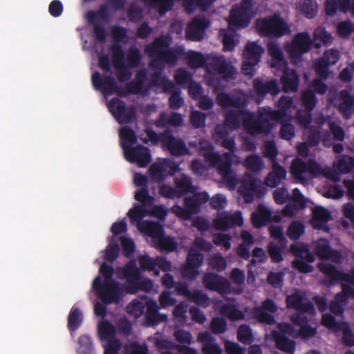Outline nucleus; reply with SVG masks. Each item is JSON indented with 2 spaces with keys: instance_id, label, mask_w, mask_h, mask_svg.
<instances>
[{
  "instance_id": "nucleus-1",
  "label": "nucleus",
  "mask_w": 354,
  "mask_h": 354,
  "mask_svg": "<svg viewBox=\"0 0 354 354\" xmlns=\"http://www.w3.org/2000/svg\"><path fill=\"white\" fill-rule=\"evenodd\" d=\"M171 42L168 37L161 35L147 45L145 52L153 60V63L175 66L178 60L185 54V48L183 46L170 47Z\"/></svg>"
},
{
  "instance_id": "nucleus-2",
  "label": "nucleus",
  "mask_w": 354,
  "mask_h": 354,
  "mask_svg": "<svg viewBox=\"0 0 354 354\" xmlns=\"http://www.w3.org/2000/svg\"><path fill=\"white\" fill-rule=\"evenodd\" d=\"M93 288L104 304H119L122 299V290L116 281H102L101 277L97 276L93 282Z\"/></svg>"
},
{
  "instance_id": "nucleus-3",
  "label": "nucleus",
  "mask_w": 354,
  "mask_h": 354,
  "mask_svg": "<svg viewBox=\"0 0 354 354\" xmlns=\"http://www.w3.org/2000/svg\"><path fill=\"white\" fill-rule=\"evenodd\" d=\"M240 113L243 115V125L250 134L268 133L272 130V123L263 109L259 111L257 119L254 113L248 110L242 109Z\"/></svg>"
},
{
  "instance_id": "nucleus-4",
  "label": "nucleus",
  "mask_w": 354,
  "mask_h": 354,
  "mask_svg": "<svg viewBox=\"0 0 354 354\" xmlns=\"http://www.w3.org/2000/svg\"><path fill=\"white\" fill-rule=\"evenodd\" d=\"M205 161L216 169L221 176L223 183L230 189H234L238 181L232 169L233 156H204Z\"/></svg>"
},
{
  "instance_id": "nucleus-5",
  "label": "nucleus",
  "mask_w": 354,
  "mask_h": 354,
  "mask_svg": "<svg viewBox=\"0 0 354 354\" xmlns=\"http://www.w3.org/2000/svg\"><path fill=\"white\" fill-rule=\"evenodd\" d=\"M264 48L256 41H248L243 53L242 73L252 77L255 73V66L259 64Z\"/></svg>"
},
{
  "instance_id": "nucleus-6",
  "label": "nucleus",
  "mask_w": 354,
  "mask_h": 354,
  "mask_svg": "<svg viewBox=\"0 0 354 354\" xmlns=\"http://www.w3.org/2000/svg\"><path fill=\"white\" fill-rule=\"evenodd\" d=\"M256 25L259 35L268 37H280L284 35L288 29L283 19L276 15L257 20Z\"/></svg>"
},
{
  "instance_id": "nucleus-7",
  "label": "nucleus",
  "mask_w": 354,
  "mask_h": 354,
  "mask_svg": "<svg viewBox=\"0 0 354 354\" xmlns=\"http://www.w3.org/2000/svg\"><path fill=\"white\" fill-rule=\"evenodd\" d=\"M119 136L123 155H150V150L148 147L141 145L133 146L138 139L136 134L131 127L128 126L121 127Z\"/></svg>"
},
{
  "instance_id": "nucleus-8",
  "label": "nucleus",
  "mask_w": 354,
  "mask_h": 354,
  "mask_svg": "<svg viewBox=\"0 0 354 354\" xmlns=\"http://www.w3.org/2000/svg\"><path fill=\"white\" fill-rule=\"evenodd\" d=\"M290 250L295 257L292 262L294 268L301 273H309L313 270V266L308 263L314 262L315 259L308 245L299 243H293L290 245Z\"/></svg>"
},
{
  "instance_id": "nucleus-9",
  "label": "nucleus",
  "mask_w": 354,
  "mask_h": 354,
  "mask_svg": "<svg viewBox=\"0 0 354 354\" xmlns=\"http://www.w3.org/2000/svg\"><path fill=\"white\" fill-rule=\"evenodd\" d=\"M313 44H314L313 41L307 32L295 35L291 44L286 47V50L292 62L301 61L303 55L310 50Z\"/></svg>"
},
{
  "instance_id": "nucleus-10",
  "label": "nucleus",
  "mask_w": 354,
  "mask_h": 354,
  "mask_svg": "<svg viewBox=\"0 0 354 354\" xmlns=\"http://www.w3.org/2000/svg\"><path fill=\"white\" fill-rule=\"evenodd\" d=\"M134 198L141 203V205L137 204L130 209L127 215L129 217L131 223L142 222L141 220L147 214L148 210L146 207H151L153 203V198L149 195L148 189L141 188L135 192Z\"/></svg>"
},
{
  "instance_id": "nucleus-11",
  "label": "nucleus",
  "mask_w": 354,
  "mask_h": 354,
  "mask_svg": "<svg viewBox=\"0 0 354 354\" xmlns=\"http://www.w3.org/2000/svg\"><path fill=\"white\" fill-rule=\"evenodd\" d=\"M239 192L245 203H251L254 201L255 197L263 198L266 193V189L259 179L251 174H246L239 187Z\"/></svg>"
},
{
  "instance_id": "nucleus-12",
  "label": "nucleus",
  "mask_w": 354,
  "mask_h": 354,
  "mask_svg": "<svg viewBox=\"0 0 354 354\" xmlns=\"http://www.w3.org/2000/svg\"><path fill=\"white\" fill-rule=\"evenodd\" d=\"M112 62L117 71V77L120 82L129 80L132 76L129 66H126L125 53L120 44H113L109 47Z\"/></svg>"
},
{
  "instance_id": "nucleus-13",
  "label": "nucleus",
  "mask_w": 354,
  "mask_h": 354,
  "mask_svg": "<svg viewBox=\"0 0 354 354\" xmlns=\"http://www.w3.org/2000/svg\"><path fill=\"white\" fill-rule=\"evenodd\" d=\"M204 261V255L196 248H190L185 264L182 267V277L189 281H194L199 274V268Z\"/></svg>"
},
{
  "instance_id": "nucleus-14",
  "label": "nucleus",
  "mask_w": 354,
  "mask_h": 354,
  "mask_svg": "<svg viewBox=\"0 0 354 354\" xmlns=\"http://www.w3.org/2000/svg\"><path fill=\"white\" fill-rule=\"evenodd\" d=\"M252 8V0H242L239 5L236 6L231 10L229 27L239 28L248 26Z\"/></svg>"
},
{
  "instance_id": "nucleus-15",
  "label": "nucleus",
  "mask_w": 354,
  "mask_h": 354,
  "mask_svg": "<svg viewBox=\"0 0 354 354\" xmlns=\"http://www.w3.org/2000/svg\"><path fill=\"white\" fill-rule=\"evenodd\" d=\"M108 108L120 124L130 123L136 118L135 108L126 107L125 103L118 97H114L109 101Z\"/></svg>"
},
{
  "instance_id": "nucleus-16",
  "label": "nucleus",
  "mask_w": 354,
  "mask_h": 354,
  "mask_svg": "<svg viewBox=\"0 0 354 354\" xmlns=\"http://www.w3.org/2000/svg\"><path fill=\"white\" fill-rule=\"evenodd\" d=\"M317 268L323 274L328 278L331 285L339 281H344L354 286V268L349 274L338 270L334 265L329 263H319Z\"/></svg>"
},
{
  "instance_id": "nucleus-17",
  "label": "nucleus",
  "mask_w": 354,
  "mask_h": 354,
  "mask_svg": "<svg viewBox=\"0 0 354 354\" xmlns=\"http://www.w3.org/2000/svg\"><path fill=\"white\" fill-rule=\"evenodd\" d=\"M162 137V148L171 155H191L184 140L175 136L171 131H164Z\"/></svg>"
},
{
  "instance_id": "nucleus-18",
  "label": "nucleus",
  "mask_w": 354,
  "mask_h": 354,
  "mask_svg": "<svg viewBox=\"0 0 354 354\" xmlns=\"http://www.w3.org/2000/svg\"><path fill=\"white\" fill-rule=\"evenodd\" d=\"M92 83L95 89L101 91L106 95L116 93L118 96L122 95L115 80L111 75H105L102 77L100 73L95 71L92 75Z\"/></svg>"
},
{
  "instance_id": "nucleus-19",
  "label": "nucleus",
  "mask_w": 354,
  "mask_h": 354,
  "mask_svg": "<svg viewBox=\"0 0 354 354\" xmlns=\"http://www.w3.org/2000/svg\"><path fill=\"white\" fill-rule=\"evenodd\" d=\"M313 252L320 259L331 260L333 262L339 263L343 257L342 253L331 248L329 241L326 239H319L315 242Z\"/></svg>"
},
{
  "instance_id": "nucleus-20",
  "label": "nucleus",
  "mask_w": 354,
  "mask_h": 354,
  "mask_svg": "<svg viewBox=\"0 0 354 354\" xmlns=\"http://www.w3.org/2000/svg\"><path fill=\"white\" fill-rule=\"evenodd\" d=\"M203 283L209 290L216 291L221 295L230 292V281L221 275L214 272H207L203 275Z\"/></svg>"
},
{
  "instance_id": "nucleus-21",
  "label": "nucleus",
  "mask_w": 354,
  "mask_h": 354,
  "mask_svg": "<svg viewBox=\"0 0 354 354\" xmlns=\"http://www.w3.org/2000/svg\"><path fill=\"white\" fill-rule=\"evenodd\" d=\"M243 218L241 212L233 214L227 212L218 213L216 218L213 220V225L216 230L226 231L234 226H241Z\"/></svg>"
},
{
  "instance_id": "nucleus-22",
  "label": "nucleus",
  "mask_w": 354,
  "mask_h": 354,
  "mask_svg": "<svg viewBox=\"0 0 354 354\" xmlns=\"http://www.w3.org/2000/svg\"><path fill=\"white\" fill-rule=\"evenodd\" d=\"M209 22L205 18L194 17L185 30V37L191 41H199L203 39L205 29Z\"/></svg>"
},
{
  "instance_id": "nucleus-23",
  "label": "nucleus",
  "mask_w": 354,
  "mask_h": 354,
  "mask_svg": "<svg viewBox=\"0 0 354 354\" xmlns=\"http://www.w3.org/2000/svg\"><path fill=\"white\" fill-rule=\"evenodd\" d=\"M253 89L257 96L264 98L267 94L276 95L280 93V88L277 80L263 81L260 77L253 80Z\"/></svg>"
},
{
  "instance_id": "nucleus-24",
  "label": "nucleus",
  "mask_w": 354,
  "mask_h": 354,
  "mask_svg": "<svg viewBox=\"0 0 354 354\" xmlns=\"http://www.w3.org/2000/svg\"><path fill=\"white\" fill-rule=\"evenodd\" d=\"M272 162V169L265 178V183L270 187H277L286 177V170L277 162V156H268Z\"/></svg>"
},
{
  "instance_id": "nucleus-25",
  "label": "nucleus",
  "mask_w": 354,
  "mask_h": 354,
  "mask_svg": "<svg viewBox=\"0 0 354 354\" xmlns=\"http://www.w3.org/2000/svg\"><path fill=\"white\" fill-rule=\"evenodd\" d=\"M154 68L158 70L150 75V88L151 86L162 88L165 93L173 91L175 88L174 82L169 80L167 76L162 75L163 66H160V64H157Z\"/></svg>"
},
{
  "instance_id": "nucleus-26",
  "label": "nucleus",
  "mask_w": 354,
  "mask_h": 354,
  "mask_svg": "<svg viewBox=\"0 0 354 354\" xmlns=\"http://www.w3.org/2000/svg\"><path fill=\"white\" fill-rule=\"evenodd\" d=\"M283 70V74L281 77V82L283 86L284 92H296L299 87V77L295 69H290L288 64L284 68H281Z\"/></svg>"
},
{
  "instance_id": "nucleus-27",
  "label": "nucleus",
  "mask_w": 354,
  "mask_h": 354,
  "mask_svg": "<svg viewBox=\"0 0 354 354\" xmlns=\"http://www.w3.org/2000/svg\"><path fill=\"white\" fill-rule=\"evenodd\" d=\"M305 295L300 290H297L294 293L288 295L286 299L288 308L296 310L313 311L314 304L311 301L304 302Z\"/></svg>"
},
{
  "instance_id": "nucleus-28",
  "label": "nucleus",
  "mask_w": 354,
  "mask_h": 354,
  "mask_svg": "<svg viewBox=\"0 0 354 354\" xmlns=\"http://www.w3.org/2000/svg\"><path fill=\"white\" fill-rule=\"evenodd\" d=\"M213 68L226 81L235 79V68L223 56L214 58Z\"/></svg>"
},
{
  "instance_id": "nucleus-29",
  "label": "nucleus",
  "mask_w": 354,
  "mask_h": 354,
  "mask_svg": "<svg viewBox=\"0 0 354 354\" xmlns=\"http://www.w3.org/2000/svg\"><path fill=\"white\" fill-rule=\"evenodd\" d=\"M123 278L126 280L127 292L133 285L141 278V272L140 268H138L136 261L131 259L122 268L121 270Z\"/></svg>"
},
{
  "instance_id": "nucleus-30",
  "label": "nucleus",
  "mask_w": 354,
  "mask_h": 354,
  "mask_svg": "<svg viewBox=\"0 0 354 354\" xmlns=\"http://www.w3.org/2000/svg\"><path fill=\"white\" fill-rule=\"evenodd\" d=\"M145 322L147 326H156L167 320L166 315L158 313V306L155 301H149L147 303V309L145 314Z\"/></svg>"
},
{
  "instance_id": "nucleus-31",
  "label": "nucleus",
  "mask_w": 354,
  "mask_h": 354,
  "mask_svg": "<svg viewBox=\"0 0 354 354\" xmlns=\"http://www.w3.org/2000/svg\"><path fill=\"white\" fill-rule=\"evenodd\" d=\"M272 220V212L265 205L260 204L251 215V221L256 228H261Z\"/></svg>"
},
{
  "instance_id": "nucleus-32",
  "label": "nucleus",
  "mask_w": 354,
  "mask_h": 354,
  "mask_svg": "<svg viewBox=\"0 0 354 354\" xmlns=\"http://www.w3.org/2000/svg\"><path fill=\"white\" fill-rule=\"evenodd\" d=\"M272 335L276 347L279 350L288 354H293L295 353L296 343L294 340L289 339L286 335L278 330H273Z\"/></svg>"
},
{
  "instance_id": "nucleus-33",
  "label": "nucleus",
  "mask_w": 354,
  "mask_h": 354,
  "mask_svg": "<svg viewBox=\"0 0 354 354\" xmlns=\"http://www.w3.org/2000/svg\"><path fill=\"white\" fill-rule=\"evenodd\" d=\"M268 53L271 57L270 67L281 68L286 66L287 62L284 59L283 53L279 45L274 42H270L267 46Z\"/></svg>"
},
{
  "instance_id": "nucleus-34",
  "label": "nucleus",
  "mask_w": 354,
  "mask_h": 354,
  "mask_svg": "<svg viewBox=\"0 0 354 354\" xmlns=\"http://www.w3.org/2000/svg\"><path fill=\"white\" fill-rule=\"evenodd\" d=\"M97 333L101 341L112 342L118 340L116 338V329L109 320H100L97 324Z\"/></svg>"
},
{
  "instance_id": "nucleus-35",
  "label": "nucleus",
  "mask_w": 354,
  "mask_h": 354,
  "mask_svg": "<svg viewBox=\"0 0 354 354\" xmlns=\"http://www.w3.org/2000/svg\"><path fill=\"white\" fill-rule=\"evenodd\" d=\"M138 229L147 236L156 239V241L164 234L162 226L153 221H144L138 224Z\"/></svg>"
},
{
  "instance_id": "nucleus-36",
  "label": "nucleus",
  "mask_w": 354,
  "mask_h": 354,
  "mask_svg": "<svg viewBox=\"0 0 354 354\" xmlns=\"http://www.w3.org/2000/svg\"><path fill=\"white\" fill-rule=\"evenodd\" d=\"M330 218L331 215L328 209L323 207L317 206L313 209V218L310 223L314 228L321 230Z\"/></svg>"
},
{
  "instance_id": "nucleus-37",
  "label": "nucleus",
  "mask_w": 354,
  "mask_h": 354,
  "mask_svg": "<svg viewBox=\"0 0 354 354\" xmlns=\"http://www.w3.org/2000/svg\"><path fill=\"white\" fill-rule=\"evenodd\" d=\"M308 172L307 162L302 160L299 156H297L292 162L290 173L292 177L301 183L307 181L305 174Z\"/></svg>"
},
{
  "instance_id": "nucleus-38",
  "label": "nucleus",
  "mask_w": 354,
  "mask_h": 354,
  "mask_svg": "<svg viewBox=\"0 0 354 354\" xmlns=\"http://www.w3.org/2000/svg\"><path fill=\"white\" fill-rule=\"evenodd\" d=\"M86 18L89 23L93 25V35L96 41L103 44L106 41V32L103 26L95 24L98 19L95 11L90 10L86 13Z\"/></svg>"
},
{
  "instance_id": "nucleus-39",
  "label": "nucleus",
  "mask_w": 354,
  "mask_h": 354,
  "mask_svg": "<svg viewBox=\"0 0 354 354\" xmlns=\"http://www.w3.org/2000/svg\"><path fill=\"white\" fill-rule=\"evenodd\" d=\"M349 3V0H326V15L333 17L337 14L338 10L344 13H346L350 5Z\"/></svg>"
},
{
  "instance_id": "nucleus-40",
  "label": "nucleus",
  "mask_w": 354,
  "mask_h": 354,
  "mask_svg": "<svg viewBox=\"0 0 354 354\" xmlns=\"http://www.w3.org/2000/svg\"><path fill=\"white\" fill-rule=\"evenodd\" d=\"M149 172L153 183H163L168 176V173L165 169V163H163L162 160L152 164L149 168Z\"/></svg>"
},
{
  "instance_id": "nucleus-41",
  "label": "nucleus",
  "mask_w": 354,
  "mask_h": 354,
  "mask_svg": "<svg viewBox=\"0 0 354 354\" xmlns=\"http://www.w3.org/2000/svg\"><path fill=\"white\" fill-rule=\"evenodd\" d=\"M83 321V315L78 308H72L68 317V328L73 333L81 326Z\"/></svg>"
},
{
  "instance_id": "nucleus-42",
  "label": "nucleus",
  "mask_w": 354,
  "mask_h": 354,
  "mask_svg": "<svg viewBox=\"0 0 354 354\" xmlns=\"http://www.w3.org/2000/svg\"><path fill=\"white\" fill-rule=\"evenodd\" d=\"M156 243L158 250L167 253L175 251L178 247V243L173 237L164 234L159 237Z\"/></svg>"
},
{
  "instance_id": "nucleus-43",
  "label": "nucleus",
  "mask_w": 354,
  "mask_h": 354,
  "mask_svg": "<svg viewBox=\"0 0 354 354\" xmlns=\"http://www.w3.org/2000/svg\"><path fill=\"white\" fill-rule=\"evenodd\" d=\"M314 39L313 44L316 48H319L322 44L329 45L333 42L331 35L324 27H318L315 30Z\"/></svg>"
},
{
  "instance_id": "nucleus-44",
  "label": "nucleus",
  "mask_w": 354,
  "mask_h": 354,
  "mask_svg": "<svg viewBox=\"0 0 354 354\" xmlns=\"http://www.w3.org/2000/svg\"><path fill=\"white\" fill-rule=\"evenodd\" d=\"M243 115L241 114L240 111L236 112L234 110H230L225 113V124L231 129H238L241 126V120L243 121Z\"/></svg>"
},
{
  "instance_id": "nucleus-45",
  "label": "nucleus",
  "mask_w": 354,
  "mask_h": 354,
  "mask_svg": "<svg viewBox=\"0 0 354 354\" xmlns=\"http://www.w3.org/2000/svg\"><path fill=\"white\" fill-rule=\"evenodd\" d=\"M93 344L91 337L87 335H80L77 341V354H93Z\"/></svg>"
},
{
  "instance_id": "nucleus-46",
  "label": "nucleus",
  "mask_w": 354,
  "mask_h": 354,
  "mask_svg": "<svg viewBox=\"0 0 354 354\" xmlns=\"http://www.w3.org/2000/svg\"><path fill=\"white\" fill-rule=\"evenodd\" d=\"M334 166L337 168L339 175L341 174H348L354 169V156H342L335 162Z\"/></svg>"
},
{
  "instance_id": "nucleus-47",
  "label": "nucleus",
  "mask_w": 354,
  "mask_h": 354,
  "mask_svg": "<svg viewBox=\"0 0 354 354\" xmlns=\"http://www.w3.org/2000/svg\"><path fill=\"white\" fill-rule=\"evenodd\" d=\"M153 287V281L149 278H140L127 291L130 294H136L139 291L150 292Z\"/></svg>"
},
{
  "instance_id": "nucleus-48",
  "label": "nucleus",
  "mask_w": 354,
  "mask_h": 354,
  "mask_svg": "<svg viewBox=\"0 0 354 354\" xmlns=\"http://www.w3.org/2000/svg\"><path fill=\"white\" fill-rule=\"evenodd\" d=\"M126 66L129 68H135L140 66L142 60V55L137 47H130L127 50Z\"/></svg>"
},
{
  "instance_id": "nucleus-49",
  "label": "nucleus",
  "mask_w": 354,
  "mask_h": 354,
  "mask_svg": "<svg viewBox=\"0 0 354 354\" xmlns=\"http://www.w3.org/2000/svg\"><path fill=\"white\" fill-rule=\"evenodd\" d=\"M174 184L177 190L180 192L181 196L185 193L192 192L193 190L192 180L185 174H182L180 178H176Z\"/></svg>"
},
{
  "instance_id": "nucleus-50",
  "label": "nucleus",
  "mask_w": 354,
  "mask_h": 354,
  "mask_svg": "<svg viewBox=\"0 0 354 354\" xmlns=\"http://www.w3.org/2000/svg\"><path fill=\"white\" fill-rule=\"evenodd\" d=\"M263 156H246L244 165L248 170L259 173L264 167V162L262 160Z\"/></svg>"
},
{
  "instance_id": "nucleus-51",
  "label": "nucleus",
  "mask_w": 354,
  "mask_h": 354,
  "mask_svg": "<svg viewBox=\"0 0 354 354\" xmlns=\"http://www.w3.org/2000/svg\"><path fill=\"white\" fill-rule=\"evenodd\" d=\"M297 312L293 313L290 316V321L292 323L297 326H303L309 323V319L306 315L314 316L316 313L315 308L313 311H304L301 309L297 310Z\"/></svg>"
},
{
  "instance_id": "nucleus-52",
  "label": "nucleus",
  "mask_w": 354,
  "mask_h": 354,
  "mask_svg": "<svg viewBox=\"0 0 354 354\" xmlns=\"http://www.w3.org/2000/svg\"><path fill=\"white\" fill-rule=\"evenodd\" d=\"M237 339L244 344H250L253 342L251 328L248 325L241 324L237 330Z\"/></svg>"
},
{
  "instance_id": "nucleus-53",
  "label": "nucleus",
  "mask_w": 354,
  "mask_h": 354,
  "mask_svg": "<svg viewBox=\"0 0 354 354\" xmlns=\"http://www.w3.org/2000/svg\"><path fill=\"white\" fill-rule=\"evenodd\" d=\"M312 111L306 109V110L299 109L297 111L295 115L296 121L301 127L304 129L309 127L313 120Z\"/></svg>"
},
{
  "instance_id": "nucleus-54",
  "label": "nucleus",
  "mask_w": 354,
  "mask_h": 354,
  "mask_svg": "<svg viewBox=\"0 0 354 354\" xmlns=\"http://www.w3.org/2000/svg\"><path fill=\"white\" fill-rule=\"evenodd\" d=\"M305 232V226L300 221L292 222L288 227L287 235L294 241L297 240Z\"/></svg>"
},
{
  "instance_id": "nucleus-55",
  "label": "nucleus",
  "mask_w": 354,
  "mask_h": 354,
  "mask_svg": "<svg viewBox=\"0 0 354 354\" xmlns=\"http://www.w3.org/2000/svg\"><path fill=\"white\" fill-rule=\"evenodd\" d=\"M187 64L190 68H198L203 67L205 64V58L204 55L195 51H191L187 55Z\"/></svg>"
},
{
  "instance_id": "nucleus-56",
  "label": "nucleus",
  "mask_w": 354,
  "mask_h": 354,
  "mask_svg": "<svg viewBox=\"0 0 354 354\" xmlns=\"http://www.w3.org/2000/svg\"><path fill=\"white\" fill-rule=\"evenodd\" d=\"M337 330L342 332V342L347 346H354V333L347 322L340 323Z\"/></svg>"
},
{
  "instance_id": "nucleus-57",
  "label": "nucleus",
  "mask_w": 354,
  "mask_h": 354,
  "mask_svg": "<svg viewBox=\"0 0 354 354\" xmlns=\"http://www.w3.org/2000/svg\"><path fill=\"white\" fill-rule=\"evenodd\" d=\"M301 100L302 104L309 111L314 110L317 102L315 93L311 89H307L302 93Z\"/></svg>"
},
{
  "instance_id": "nucleus-58",
  "label": "nucleus",
  "mask_w": 354,
  "mask_h": 354,
  "mask_svg": "<svg viewBox=\"0 0 354 354\" xmlns=\"http://www.w3.org/2000/svg\"><path fill=\"white\" fill-rule=\"evenodd\" d=\"M221 313L227 315L230 320L237 321L244 319L243 313L235 306L227 304L222 307Z\"/></svg>"
},
{
  "instance_id": "nucleus-59",
  "label": "nucleus",
  "mask_w": 354,
  "mask_h": 354,
  "mask_svg": "<svg viewBox=\"0 0 354 354\" xmlns=\"http://www.w3.org/2000/svg\"><path fill=\"white\" fill-rule=\"evenodd\" d=\"M120 91L122 95L120 97H126L129 94H146L145 90L140 86L135 80L129 82L126 84L124 88H120Z\"/></svg>"
},
{
  "instance_id": "nucleus-60",
  "label": "nucleus",
  "mask_w": 354,
  "mask_h": 354,
  "mask_svg": "<svg viewBox=\"0 0 354 354\" xmlns=\"http://www.w3.org/2000/svg\"><path fill=\"white\" fill-rule=\"evenodd\" d=\"M301 11L307 18H314L317 12V4L315 0H303L301 5Z\"/></svg>"
},
{
  "instance_id": "nucleus-61",
  "label": "nucleus",
  "mask_w": 354,
  "mask_h": 354,
  "mask_svg": "<svg viewBox=\"0 0 354 354\" xmlns=\"http://www.w3.org/2000/svg\"><path fill=\"white\" fill-rule=\"evenodd\" d=\"M146 4L153 8H156L160 15L162 16L169 11V7L171 6L169 0H142Z\"/></svg>"
},
{
  "instance_id": "nucleus-62",
  "label": "nucleus",
  "mask_w": 354,
  "mask_h": 354,
  "mask_svg": "<svg viewBox=\"0 0 354 354\" xmlns=\"http://www.w3.org/2000/svg\"><path fill=\"white\" fill-rule=\"evenodd\" d=\"M209 266L213 270L221 272L226 269L227 263L225 259L221 254H216L211 257Z\"/></svg>"
},
{
  "instance_id": "nucleus-63",
  "label": "nucleus",
  "mask_w": 354,
  "mask_h": 354,
  "mask_svg": "<svg viewBox=\"0 0 354 354\" xmlns=\"http://www.w3.org/2000/svg\"><path fill=\"white\" fill-rule=\"evenodd\" d=\"M329 64L322 57L317 59L315 62V71L320 78L326 80L329 75Z\"/></svg>"
},
{
  "instance_id": "nucleus-64",
  "label": "nucleus",
  "mask_w": 354,
  "mask_h": 354,
  "mask_svg": "<svg viewBox=\"0 0 354 354\" xmlns=\"http://www.w3.org/2000/svg\"><path fill=\"white\" fill-rule=\"evenodd\" d=\"M290 203L298 209H303L306 207V201L304 195L298 188L292 190V196H290Z\"/></svg>"
}]
</instances>
